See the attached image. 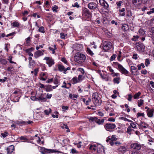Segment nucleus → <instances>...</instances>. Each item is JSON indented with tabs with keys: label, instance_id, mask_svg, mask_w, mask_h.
<instances>
[{
	"label": "nucleus",
	"instance_id": "obj_15",
	"mask_svg": "<svg viewBox=\"0 0 154 154\" xmlns=\"http://www.w3.org/2000/svg\"><path fill=\"white\" fill-rule=\"evenodd\" d=\"M138 125L140 129H142L143 128H146L149 126L148 124L143 122H141Z\"/></svg>",
	"mask_w": 154,
	"mask_h": 154
},
{
	"label": "nucleus",
	"instance_id": "obj_37",
	"mask_svg": "<svg viewBox=\"0 0 154 154\" xmlns=\"http://www.w3.org/2000/svg\"><path fill=\"white\" fill-rule=\"evenodd\" d=\"M109 143L111 145V146H112L115 143H114L113 142V141H112V140H111V139L109 137H108V139H106V142H109Z\"/></svg>",
	"mask_w": 154,
	"mask_h": 154
},
{
	"label": "nucleus",
	"instance_id": "obj_8",
	"mask_svg": "<svg viewBox=\"0 0 154 154\" xmlns=\"http://www.w3.org/2000/svg\"><path fill=\"white\" fill-rule=\"evenodd\" d=\"M89 120L91 122H95L98 125L103 124L104 121V119H102L101 120L96 117H91L89 119Z\"/></svg>",
	"mask_w": 154,
	"mask_h": 154
},
{
	"label": "nucleus",
	"instance_id": "obj_13",
	"mask_svg": "<svg viewBox=\"0 0 154 154\" xmlns=\"http://www.w3.org/2000/svg\"><path fill=\"white\" fill-rule=\"evenodd\" d=\"M97 150L98 153H101V154H105V150L103 149V147L100 145H98L97 146Z\"/></svg>",
	"mask_w": 154,
	"mask_h": 154
},
{
	"label": "nucleus",
	"instance_id": "obj_52",
	"mask_svg": "<svg viewBox=\"0 0 154 154\" xmlns=\"http://www.w3.org/2000/svg\"><path fill=\"white\" fill-rule=\"evenodd\" d=\"M48 49L52 51V53L53 54H54L55 53V50H54V48L51 47H48Z\"/></svg>",
	"mask_w": 154,
	"mask_h": 154
},
{
	"label": "nucleus",
	"instance_id": "obj_34",
	"mask_svg": "<svg viewBox=\"0 0 154 154\" xmlns=\"http://www.w3.org/2000/svg\"><path fill=\"white\" fill-rule=\"evenodd\" d=\"M61 127L62 128H65L66 129H67L66 130V131L67 132H69L70 131V130L69 129L68 127L67 126V124H64L63 125L61 126Z\"/></svg>",
	"mask_w": 154,
	"mask_h": 154
},
{
	"label": "nucleus",
	"instance_id": "obj_50",
	"mask_svg": "<svg viewBox=\"0 0 154 154\" xmlns=\"http://www.w3.org/2000/svg\"><path fill=\"white\" fill-rule=\"evenodd\" d=\"M150 64V61L148 59L145 60V65L146 66H147Z\"/></svg>",
	"mask_w": 154,
	"mask_h": 154
},
{
	"label": "nucleus",
	"instance_id": "obj_1",
	"mask_svg": "<svg viewBox=\"0 0 154 154\" xmlns=\"http://www.w3.org/2000/svg\"><path fill=\"white\" fill-rule=\"evenodd\" d=\"M74 58L75 61L78 63H81L84 62L86 58L84 54L78 52L75 54Z\"/></svg>",
	"mask_w": 154,
	"mask_h": 154
},
{
	"label": "nucleus",
	"instance_id": "obj_31",
	"mask_svg": "<svg viewBox=\"0 0 154 154\" xmlns=\"http://www.w3.org/2000/svg\"><path fill=\"white\" fill-rule=\"evenodd\" d=\"M131 123L130 124V125L131 127L134 129H137V126L136 124L133 122L131 121V122H130Z\"/></svg>",
	"mask_w": 154,
	"mask_h": 154
},
{
	"label": "nucleus",
	"instance_id": "obj_41",
	"mask_svg": "<svg viewBox=\"0 0 154 154\" xmlns=\"http://www.w3.org/2000/svg\"><path fill=\"white\" fill-rule=\"evenodd\" d=\"M38 31L42 33L45 32L44 28L43 26L40 27L38 29Z\"/></svg>",
	"mask_w": 154,
	"mask_h": 154
},
{
	"label": "nucleus",
	"instance_id": "obj_18",
	"mask_svg": "<svg viewBox=\"0 0 154 154\" xmlns=\"http://www.w3.org/2000/svg\"><path fill=\"white\" fill-rule=\"evenodd\" d=\"M44 53L41 51H36L34 54V56L35 58H37L38 57L41 55H43Z\"/></svg>",
	"mask_w": 154,
	"mask_h": 154
},
{
	"label": "nucleus",
	"instance_id": "obj_53",
	"mask_svg": "<svg viewBox=\"0 0 154 154\" xmlns=\"http://www.w3.org/2000/svg\"><path fill=\"white\" fill-rule=\"evenodd\" d=\"M139 32L140 34L141 35H143L145 33L143 29H139Z\"/></svg>",
	"mask_w": 154,
	"mask_h": 154
},
{
	"label": "nucleus",
	"instance_id": "obj_10",
	"mask_svg": "<svg viewBox=\"0 0 154 154\" xmlns=\"http://www.w3.org/2000/svg\"><path fill=\"white\" fill-rule=\"evenodd\" d=\"M44 60H46L47 61L46 63L49 67H51L54 63V60L52 58L46 57H45Z\"/></svg>",
	"mask_w": 154,
	"mask_h": 154
},
{
	"label": "nucleus",
	"instance_id": "obj_25",
	"mask_svg": "<svg viewBox=\"0 0 154 154\" xmlns=\"http://www.w3.org/2000/svg\"><path fill=\"white\" fill-rule=\"evenodd\" d=\"M122 29L124 31H127L128 30L129 28V26L126 24L123 25L122 26Z\"/></svg>",
	"mask_w": 154,
	"mask_h": 154
},
{
	"label": "nucleus",
	"instance_id": "obj_56",
	"mask_svg": "<svg viewBox=\"0 0 154 154\" xmlns=\"http://www.w3.org/2000/svg\"><path fill=\"white\" fill-rule=\"evenodd\" d=\"M78 70L80 71L82 74H84L85 71H84V69H83L79 68L78 69Z\"/></svg>",
	"mask_w": 154,
	"mask_h": 154
},
{
	"label": "nucleus",
	"instance_id": "obj_61",
	"mask_svg": "<svg viewBox=\"0 0 154 154\" xmlns=\"http://www.w3.org/2000/svg\"><path fill=\"white\" fill-rule=\"evenodd\" d=\"M61 60L62 62H64L65 64H67V62L64 57H63L61 58Z\"/></svg>",
	"mask_w": 154,
	"mask_h": 154
},
{
	"label": "nucleus",
	"instance_id": "obj_27",
	"mask_svg": "<svg viewBox=\"0 0 154 154\" xmlns=\"http://www.w3.org/2000/svg\"><path fill=\"white\" fill-rule=\"evenodd\" d=\"M14 27H18L20 25V24L17 21H15L13 22L11 24Z\"/></svg>",
	"mask_w": 154,
	"mask_h": 154
},
{
	"label": "nucleus",
	"instance_id": "obj_39",
	"mask_svg": "<svg viewBox=\"0 0 154 154\" xmlns=\"http://www.w3.org/2000/svg\"><path fill=\"white\" fill-rule=\"evenodd\" d=\"M51 112V109L50 108H49L48 109H46L44 111L45 113L47 115H48Z\"/></svg>",
	"mask_w": 154,
	"mask_h": 154
},
{
	"label": "nucleus",
	"instance_id": "obj_16",
	"mask_svg": "<svg viewBox=\"0 0 154 154\" xmlns=\"http://www.w3.org/2000/svg\"><path fill=\"white\" fill-rule=\"evenodd\" d=\"M137 68L134 66L131 67L130 71L131 73L133 75H135L137 72Z\"/></svg>",
	"mask_w": 154,
	"mask_h": 154
},
{
	"label": "nucleus",
	"instance_id": "obj_38",
	"mask_svg": "<svg viewBox=\"0 0 154 154\" xmlns=\"http://www.w3.org/2000/svg\"><path fill=\"white\" fill-rule=\"evenodd\" d=\"M141 93L140 92H138L134 96V99H137L140 95Z\"/></svg>",
	"mask_w": 154,
	"mask_h": 154
},
{
	"label": "nucleus",
	"instance_id": "obj_19",
	"mask_svg": "<svg viewBox=\"0 0 154 154\" xmlns=\"http://www.w3.org/2000/svg\"><path fill=\"white\" fill-rule=\"evenodd\" d=\"M133 3L135 5L139 6L141 3L140 0H132Z\"/></svg>",
	"mask_w": 154,
	"mask_h": 154
},
{
	"label": "nucleus",
	"instance_id": "obj_54",
	"mask_svg": "<svg viewBox=\"0 0 154 154\" xmlns=\"http://www.w3.org/2000/svg\"><path fill=\"white\" fill-rule=\"evenodd\" d=\"M38 71V69L37 68H36L34 69V74L35 75H37Z\"/></svg>",
	"mask_w": 154,
	"mask_h": 154
},
{
	"label": "nucleus",
	"instance_id": "obj_33",
	"mask_svg": "<svg viewBox=\"0 0 154 154\" xmlns=\"http://www.w3.org/2000/svg\"><path fill=\"white\" fill-rule=\"evenodd\" d=\"M120 79V77L115 78L113 79V82L114 83L118 84L119 83V80Z\"/></svg>",
	"mask_w": 154,
	"mask_h": 154
},
{
	"label": "nucleus",
	"instance_id": "obj_55",
	"mask_svg": "<svg viewBox=\"0 0 154 154\" xmlns=\"http://www.w3.org/2000/svg\"><path fill=\"white\" fill-rule=\"evenodd\" d=\"M121 119L122 120H123L124 121H128V122H131V120H130L125 118H124V117H122L121 118Z\"/></svg>",
	"mask_w": 154,
	"mask_h": 154
},
{
	"label": "nucleus",
	"instance_id": "obj_36",
	"mask_svg": "<svg viewBox=\"0 0 154 154\" xmlns=\"http://www.w3.org/2000/svg\"><path fill=\"white\" fill-rule=\"evenodd\" d=\"M134 130L131 128V126H129L127 129V132L128 133V134H131V132Z\"/></svg>",
	"mask_w": 154,
	"mask_h": 154
},
{
	"label": "nucleus",
	"instance_id": "obj_4",
	"mask_svg": "<svg viewBox=\"0 0 154 154\" xmlns=\"http://www.w3.org/2000/svg\"><path fill=\"white\" fill-rule=\"evenodd\" d=\"M36 97L38 100L41 101L42 102H45L46 100L45 93H39L37 92L36 93Z\"/></svg>",
	"mask_w": 154,
	"mask_h": 154
},
{
	"label": "nucleus",
	"instance_id": "obj_7",
	"mask_svg": "<svg viewBox=\"0 0 154 154\" xmlns=\"http://www.w3.org/2000/svg\"><path fill=\"white\" fill-rule=\"evenodd\" d=\"M82 16H85L88 18L91 17L92 14L90 10L86 8H82Z\"/></svg>",
	"mask_w": 154,
	"mask_h": 154
},
{
	"label": "nucleus",
	"instance_id": "obj_60",
	"mask_svg": "<svg viewBox=\"0 0 154 154\" xmlns=\"http://www.w3.org/2000/svg\"><path fill=\"white\" fill-rule=\"evenodd\" d=\"M91 101V100L90 98H89L88 99V100L86 101V102L85 103V104L87 105H89V103Z\"/></svg>",
	"mask_w": 154,
	"mask_h": 154
},
{
	"label": "nucleus",
	"instance_id": "obj_11",
	"mask_svg": "<svg viewBox=\"0 0 154 154\" xmlns=\"http://www.w3.org/2000/svg\"><path fill=\"white\" fill-rule=\"evenodd\" d=\"M131 149L136 150H139L141 149V146L138 143H133L131 145Z\"/></svg>",
	"mask_w": 154,
	"mask_h": 154
},
{
	"label": "nucleus",
	"instance_id": "obj_14",
	"mask_svg": "<svg viewBox=\"0 0 154 154\" xmlns=\"http://www.w3.org/2000/svg\"><path fill=\"white\" fill-rule=\"evenodd\" d=\"M14 150V147L13 145H11L8 147L7 149L8 154H12L14 153L13 151Z\"/></svg>",
	"mask_w": 154,
	"mask_h": 154
},
{
	"label": "nucleus",
	"instance_id": "obj_57",
	"mask_svg": "<svg viewBox=\"0 0 154 154\" xmlns=\"http://www.w3.org/2000/svg\"><path fill=\"white\" fill-rule=\"evenodd\" d=\"M60 37L62 39H65V35H64V33L63 32H61L60 33Z\"/></svg>",
	"mask_w": 154,
	"mask_h": 154
},
{
	"label": "nucleus",
	"instance_id": "obj_47",
	"mask_svg": "<svg viewBox=\"0 0 154 154\" xmlns=\"http://www.w3.org/2000/svg\"><path fill=\"white\" fill-rule=\"evenodd\" d=\"M111 75H112L113 77L115 76H118L119 75V74L118 73H114L112 72L111 74Z\"/></svg>",
	"mask_w": 154,
	"mask_h": 154
},
{
	"label": "nucleus",
	"instance_id": "obj_26",
	"mask_svg": "<svg viewBox=\"0 0 154 154\" xmlns=\"http://www.w3.org/2000/svg\"><path fill=\"white\" fill-rule=\"evenodd\" d=\"M118 150L121 152H125L126 151V148L124 146H122L119 148Z\"/></svg>",
	"mask_w": 154,
	"mask_h": 154
},
{
	"label": "nucleus",
	"instance_id": "obj_45",
	"mask_svg": "<svg viewBox=\"0 0 154 154\" xmlns=\"http://www.w3.org/2000/svg\"><path fill=\"white\" fill-rule=\"evenodd\" d=\"M1 135L3 137H6L8 135V133L7 132H5L3 133H2Z\"/></svg>",
	"mask_w": 154,
	"mask_h": 154
},
{
	"label": "nucleus",
	"instance_id": "obj_43",
	"mask_svg": "<svg viewBox=\"0 0 154 154\" xmlns=\"http://www.w3.org/2000/svg\"><path fill=\"white\" fill-rule=\"evenodd\" d=\"M19 138L20 139V140H27V139L26 137V136H22L20 137H19Z\"/></svg>",
	"mask_w": 154,
	"mask_h": 154
},
{
	"label": "nucleus",
	"instance_id": "obj_9",
	"mask_svg": "<svg viewBox=\"0 0 154 154\" xmlns=\"http://www.w3.org/2000/svg\"><path fill=\"white\" fill-rule=\"evenodd\" d=\"M136 48L137 51L140 52H143L144 51L145 47L142 43H138L136 45Z\"/></svg>",
	"mask_w": 154,
	"mask_h": 154
},
{
	"label": "nucleus",
	"instance_id": "obj_2",
	"mask_svg": "<svg viewBox=\"0 0 154 154\" xmlns=\"http://www.w3.org/2000/svg\"><path fill=\"white\" fill-rule=\"evenodd\" d=\"M92 101L96 106H99L101 103L100 98L98 96V94L97 93H95L92 95Z\"/></svg>",
	"mask_w": 154,
	"mask_h": 154
},
{
	"label": "nucleus",
	"instance_id": "obj_21",
	"mask_svg": "<svg viewBox=\"0 0 154 154\" xmlns=\"http://www.w3.org/2000/svg\"><path fill=\"white\" fill-rule=\"evenodd\" d=\"M57 67L58 70L60 72L63 71L65 70V67L63 65L59 64L57 65Z\"/></svg>",
	"mask_w": 154,
	"mask_h": 154
},
{
	"label": "nucleus",
	"instance_id": "obj_42",
	"mask_svg": "<svg viewBox=\"0 0 154 154\" xmlns=\"http://www.w3.org/2000/svg\"><path fill=\"white\" fill-rule=\"evenodd\" d=\"M58 8V7L56 5H55L53 7L52 9L53 11H55L56 12H57V9Z\"/></svg>",
	"mask_w": 154,
	"mask_h": 154
},
{
	"label": "nucleus",
	"instance_id": "obj_40",
	"mask_svg": "<svg viewBox=\"0 0 154 154\" xmlns=\"http://www.w3.org/2000/svg\"><path fill=\"white\" fill-rule=\"evenodd\" d=\"M87 50L88 53L91 56H92L94 54L89 48H88Z\"/></svg>",
	"mask_w": 154,
	"mask_h": 154
},
{
	"label": "nucleus",
	"instance_id": "obj_5",
	"mask_svg": "<svg viewBox=\"0 0 154 154\" xmlns=\"http://www.w3.org/2000/svg\"><path fill=\"white\" fill-rule=\"evenodd\" d=\"M116 65L118 66L119 70L122 73L126 75H127L129 72L125 69L122 65L117 62H114Z\"/></svg>",
	"mask_w": 154,
	"mask_h": 154
},
{
	"label": "nucleus",
	"instance_id": "obj_46",
	"mask_svg": "<svg viewBox=\"0 0 154 154\" xmlns=\"http://www.w3.org/2000/svg\"><path fill=\"white\" fill-rule=\"evenodd\" d=\"M139 37L138 35H134L133 36L132 39V40L134 41H136L139 38Z\"/></svg>",
	"mask_w": 154,
	"mask_h": 154
},
{
	"label": "nucleus",
	"instance_id": "obj_3",
	"mask_svg": "<svg viewBox=\"0 0 154 154\" xmlns=\"http://www.w3.org/2000/svg\"><path fill=\"white\" fill-rule=\"evenodd\" d=\"M99 2L101 6V8L100 10V12L103 15V17H104L106 16V5L105 4L106 2L105 0H99Z\"/></svg>",
	"mask_w": 154,
	"mask_h": 154
},
{
	"label": "nucleus",
	"instance_id": "obj_12",
	"mask_svg": "<svg viewBox=\"0 0 154 154\" xmlns=\"http://www.w3.org/2000/svg\"><path fill=\"white\" fill-rule=\"evenodd\" d=\"M88 7L89 9L93 10L97 8V5L95 2H92L89 3L88 4Z\"/></svg>",
	"mask_w": 154,
	"mask_h": 154
},
{
	"label": "nucleus",
	"instance_id": "obj_22",
	"mask_svg": "<svg viewBox=\"0 0 154 154\" xmlns=\"http://www.w3.org/2000/svg\"><path fill=\"white\" fill-rule=\"evenodd\" d=\"M112 48V43L109 42H106V51Z\"/></svg>",
	"mask_w": 154,
	"mask_h": 154
},
{
	"label": "nucleus",
	"instance_id": "obj_62",
	"mask_svg": "<svg viewBox=\"0 0 154 154\" xmlns=\"http://www.w3.org/2000/svg\"><path fill=\"white\" fill-rule=\"evenodd\" d=\"M108 121L109 122H114L115 121V119L113 118L112 117L110 118H109L108 120Z\"/></svg>",
	"mask_w": 154,
	"mask_h": 154
},
{
	"label": "nucleus",
	"instance_id": "obj_63",
	"mask_svg": "<svg viewBox=\"0 0 154 154\" xmlns=\"http://www.w3.org/2000/svg\"><path fill=\"white\" fill-rule=\"evenodd\" d=\"M71 152L72 154H75L76 153H77L78 152L75 149H71Z\"/></svg>",
	"mask_w": 154,
	"mask_h": 154
},
{
	"label": "nucleus",
	"instance_id": "obj_17",
	"mask_svg": "<svg viewBox=\"0 0 154 154\" xmlns=\"http://www.w3.org/2000/svg\"><path fill=\"white\" fill-rule=\"evenodd\" d=\"M116 127V125L114 124L107 123H106V128L108 129H113Z\"/></svg>",
	"mask_w": 154,
	"mask_h": 154
},
{
	"label": "nucleus",
	"instance_id": "obj_6",
	"mask_svg": "<svg viewBox=\"0 0 154 154\" xmlns=\"http://www.w3.org/2000/svg\"><path fill=\"white\" fill-rule=\"evenodd\" d=\"M41 150L42 154H47V153H52L56 152L59 153L60 152V151H56L54 149H47L42 147L41 148Z\"/></svg>",
	"mask_w": 154,
	"mask_h": 154
},
{
	"label": "nucleus",
	"instance_id": "obj_28",
	"mask_svg": "<svg viewBox=\"0 0 154 154\" xmlns=\"http://www.w3.org/2000/svg\"><path fill=\"white\" fill-rule=\"evenodd\" d=\"M0 62L2 64L5 65L7 63V61L5 59L2 58H0Z\"/></svg>",
	"mask_w": 154,
	"mask_h": 154
},
{
	"label": "nucleus",
	"instance_id": "obj_59",
	"mask_svg": "<svg viewBox=\"0 0 154 154\" xmlns=\"http://www.w3.org/2000/svg\"><path fill=\"white\" fill-rule=\"evenodd\" d=\"M154 12V8H152V11H149L147 12V14L150 15Z\"/></svg>",
	"mask_w": 154,
	"mask_h": 154
},
{
	"label": "nucleus",
	"instance_id": "obj_58",
	"mask_svg": "<svg viewBox=\"0 0 154 154\" xmlns=\"http://www.w3.org/2000/svg\"><path fill=\"white\" fill-rule=\"evenodd\" d=\"M141 3L143 4H146L149 2V0H141Z\"/></svg>",
	"mask_w": 154,
	"mask_h": 154
},
{
	"label": "nucleus",
	"instance_id": "obj_51",
	"mask_svg": "<svg viewBox=\"0 0 154 154\" xmlns=\"http://www.w3.org/2000/svg\"><path fill=\"white\" fill-rule=\"evenodd\" d=\"M26 42L27 45H29L30 44L31 40H30V38L29 37H28L26 39Z\"/></svg>",
	"mask_w": 154,
	"mask_h": 154
},
{
	"label": "nucleus",
	"instance_id": "obj_32",
	"mask_svg": "<svg viewBox=\"0 0 154 154\" xmlns=\"http://www.w3.org/2000/svg\"><path fill=\"white\" fill-rule=\"evenodd\" d=\"M72 83L73 84L76 83L78 82L77 77H74L72 79Z\"/></svg>",
	"mask_w": 154,
	"mask_h": 154
},
{
	"label": "nucleus",
	"instance_id": "obj_48",
	"mask_svg": "<svg viewBox=\"0 0 154 154\" xmlns=\"http://www.w3.org/2000/svg\"><path fill=\"white\" fill-rule=\"evenodd\" d=\"M116 54H114L111 57L110 60L111 61H113L115 59L116 57Z\"/></svg>",
	"mask_w": 154,
	"mask_h": 154
},
{
	"label": "nucleus",
	"instance_id": "obj_35",
	"mask_svg": "<svg viewBox=\"0 0 154 154\" xmlns=\"http://www.w3.org/2000/svg\"><path fill=\"white\" fill-rule=\"evenodd\" d=\"M106 41H105L103 44H101L100 45L101 48L103 49L105 51H106V44L105 42Z\"/></svg>",
	"mask_w": 154,
	"mask_h": 154
},
{
	"label": "nucleus",
	"instance_id": "obj_30",
	"mask_svg": "<svg viewBox=\"0 0 154 154\" xmlns=\"http://www.w3.org/2000/svg\"><path fill=\"white\" fill-rule=\"evenodd\" d=\"M144 101L142 99H140L138 101V106L140 107L143 104Z\"/></svg>",
	"mask_w": 154,
	"mask_h": 154
},
{
	"label": "nucleus",
	"instance_id": "obj_29",
	"mask_svg": "<svg viewBox=\"0 0 154 154\" xmlns=\"http://www.w3.org/2000/svg\"><path fill=\"white\" fill-rule=\"evenodd\" d=\"M90 149L95 151L97 150V146L95 145H91L90 147Z\"/></svg>",
	"mask_w": 154,
	"mask_h": 154
},
{
	"label": "nucleus",
	"instance_id": "obj_49",
	"mask_svg": "<svg viewBox=\"0 0 154 154\" xmlns=\"http://www.w3.org/2000/svg\"><path fill=\"white\" fill-rule=\"evenodd\" d=\"M144 116V114L143 113H137V118H138L140 116H142L143 117Z\"/></svg>",
	"mask_w": 154,
	"mask_h": 154
},
{
	"label": "nucleus",
	"instance_id": "obj_20",
	"mask_svg": "<svg viewBox=\"0 0 154 154\" xmlns=\"http://www.w3.org/2000/svg\"><path fill=\"white\" fill-rule=\"evenodd\" d=\"M16 123L17 124V125L20 126L25 125L27 124L26 122L22 121H16Z\"/></svg>",
	"mask_w": 154,
	"mask_h": 154
},
{
	"label": "nucleus",
	"instance_id": "obj_44",
	"mask_svg": "<svg viewBox=\"0 0 154 154\" xmlns=\"http://www.w3.org/2000/svg\"><path fill=\"white\" fill-rule=\"evenodd\" d=\"M117 140V138L116 137V135H113L111 137V140L112 141H116Z\"/></svg>",
	"mask_w": 154,
	"mask_h": 154
},
{
	"label": "nucleus",
	"instance_id": "obj_23",
	"mask_svg": "<svg viewBox=\"0 0 154 154\" xmlns=\"http://www.w3.org/2000/svg\"><path fill=\"white\" fill-rule=\"evenodd\" d=\"M154 111L153 109H151L147 112V115L149 117H151L153 116Z\"/></svg>",
	"mask_w": 154,
	"mask_h": 154
},
{
	"label": "nucleus",
	"instance_id": "obj_24",
	"mask_svg": "<svg viewBox=\"0 0 154 154\" xmlns=\"http://www.w3.org/2000/svg\"><path fill=\"white\" fill-rule=\"evenodd\" d=\"M45 89L47 92H49L52 91L51 85H46L45 86Z\"/></svg>",
	"mask_w": 154,
	"mask_h": 154
},
{
	"label": "nucleus",
	"instance_id": "obj_64",
	"mask_svg": "<svg viewBox=\"0 0 154 154\" xmlns=\"http://www.w3.org/2000/svg\"><path fill=\"white\" fill-rule=\"evenodd\" d=\"M132 97V96L131 94H129L128 95V99L129 101H131Z\"/></svg>",
	"mask_w": 154,
	"mask_h": 154
}]
</instances>
